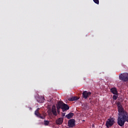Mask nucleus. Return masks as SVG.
<instances>
[{"mask_svg":"<svg viewBox=\"0 0 128 128\" xmlns=\"http://www.w3.org/2000/svg\"><path fill=\"white\" fill-rule=\"evenodd\" d=\"M115 124V119L114 118H110L106 123V126L107 128H112V126Z\"/></svg>","mask_w":128,"mask_h":128,"instance_id":"nucleus-3","label":"nucleus"},{"mask_svg":"<svg viewBox=\"0 0 128 128\" xmlns=\"http://www.w3.org/2000/svg\"><path fill=\"white\" fill-rule=\"evenodd\" d=\"M75 122H76L75 120L74 119L70 120L68 121V126L70 128H72L76 126Z\"/></svg>","mask_w":128,"mask_h":128,"instance_id":"nucleus-7","label":"nucleus"},{"mask_svg":"<svg viewBox=\"0 0 128 128\" xmlns=\"http://www.w3.org/2000/svg\"><path fill=\"white\" fill-rule=\"evenodd\" d=\"M118 96L117 95H114L113 96V100H118Z\"/></svg>","mask_w":128,"mask_h":128,"instance_id":"nucleus-16","label":"nucleus"},{"mask_svg":"<svg viewBox=\"0 0 128 128\" xmlns=\"http://www.w3.org/2000/svg\"><path fill=\"white\" fill-rule=\"evenodd\" d=\"M57 112L60 114V110L62 109V111L64 112V111L68 110L70 109V106L62 102H58L56 105Z\"/></svg>","mask_w":128,"mask_h":128,"instance_id":"nucleus-2","label":"nucleus"},{"mask_svg":"<svg viewBox=\"0 0 128 128\" xmlns=\"http://www.w3.org/2000/svg\"><path fill=\"white\" fill-rule=\"evenodd\" d=\"M66 114L65 113H62V117H64Z\"/></svg>","mask_w":128,"mask_h":128,"instance_id":"nucleus-18","label":"nucleus"},{"mask_svg":"<svg viewBox=\"0 0 128 128\" xmlns=\"http://www.w3.org/2000/svg\"><path fill=\"white\" fill-rule=\"evenodd\" d=\"M64 122V118H60L58 120H56V124L60 125Z\"/></svg>","mask_w":128,"mask_h":128,"instance_id":"nucleus-10","label":"nucleus"},{"mask_svg":"<svg viewBox=\"0 0 128 128\" xmlns=\"http://www.w3.org/2000/svg\"><path fill=\"white\" fill-rule=\"evenodd\" d=\"M35 98L36 100L38 102L42 103L44 102V96H39L38 94L36 95Z\"/></svg>","mask_w":128,"mask_h":128,"instance_id":"nucleus-6","label":"nucleus"},{"mask_svg":"<svg viewBox=\"0 0 128 128\" xmlns=\"http://www.w3.org/2000/svg\"><path fill=\"white\" fill-rule=\"evenodd\" d=\"M48 109H49V112H50V108H49Z\"/></svg>","mask_w":128,"mask_h":128,"instance_id":"nucleus-21","label":"nucleus"},{"mask_svg":"<svg viewBox=\"0 0 128 128\" xmlns=\"http://www.w3.org/2000/svg\"><path fill=\"white\" fill-rule=\"evenodd\" d=\"M47 109L48 110V104L47 105Z\"/></svg>","mask_w":128,"mask_h":128,"instance_id":"nucleus-20","label":"nucleus"},{"mask_svg":"<svg viewBox=\"0 0 128 128\" xmlns=\"http://www.w3.org/2000/svg\"><path fill=\"white\" fill-rule=\"evenodd\" d=\"M40 108H38L37 110H36V111L38 112V110H40Z\"/></svg>","mask_w":128,"mask_h":128,"instance_id":"nucleus-19","label":"nucleus"},{"mask_svg":"<svg viewBox=\"0 0 128 128\" xmlns=\"http://www.w3.org/2000/svg\"><path fill=\"white\" fill-rule=\"evenodd\" d=\"M74 116V113H70L68 114L66 116V118H67L68 119H70L71 118H72Z\"/></svg>","mask_w":128,"mask_h":128,"instance_id":"nucleus-13","label":"nucleus"},{"mask_svg":"<svg viewBox=\"0 0 128 128\" xmlns=\"http://www.w3.org/2000/svg\"><path fill=\"white\" fill-rule=\"evenodd\" d=\"M119 80H122L124 82H126L128 81V74L123 73L119 74Z\"/></svg>","mask_w":128,"mask_h":128,"instance_id":"nucleus-4","label":"nucleus"},{"mask_svg":"<svg viewBox=\"0 0 128 128\" xmlns=\"http://www.w3.org/2000/svg\"><path fill=\"white\" fill-rule=\"evenodd\" d=\"M44 124V125H45V126H48V120H45Z\"/></svg>","mask_w":128,"mask_h":128,"instance_id":"nucleus-17","label":"nucleus"},{"mask_svg":"<svg viewBox=\"0 0 128 128\" xmlns=\"http://www.w3.org/2000/svg\"><path fill=\"white\" fill-rule=\"evenodd\" d=\"M93 2H94L95 4H100V1H99V0H93Z\"/></svg>","mask_w":128,"mask_h":128,"instance_id":"nucleus-15","label":"nucleus"},{"mask_svg":"<svg viewBox=\"0 0 128 128\" xmlns=\"http://www.w3.org/2000/svg\"><path fill=\"white\" fill-rule=\"evenodd\" d=\"M49 102H50L52 104H54L55 102V100L54 99L53 96H49Z\"/></svg>","mask_w":128,"mask_h":128,"instance_id":"nucleus-14","label":"nucleus"},{"mask_svg":"<svg viewBox=\"0 0 128 128\" xmlns=\"http://www.w3.org/2000/svg\"><path fill=\"white\" fill-rule=\"evenodd\" d=\"M35 116H37L38 118H40L44 119V118H46V115L44 114H40L38 111L36 110L34 112Z\"/></svg>","mask_w":128,"mask_h":128,"instance_id":"nucleus-8","label":"nucleus"},{"mask_svg":"<svg viewBox=\"0 0 128 128\" xmlns=\"http://www.w3.org/2000/svg\"><path fill=\"white\" fill-rule=\"evenodd\" d=\"M78 100V98L76 96L70 98H68V100L70 101V102L76 101V100Z\"/></svg>","mask_w":128,"mask_h":128,"instance_id":"nucleus-12","label":"nucleus"},{"mask_svg":"<svg viewBox=\"0 0 128 128\" xmlns=\"http://www.w3.org/2000/svg\"><path fill=\"white\" fill-rule=\"evenodd\" d=\"M92 94V92L88 91H84L82 93V97L84 98V100H86L88 98H89Z\"/></svg>","mask_w":128,"mask_h":128,"instance_id":"nucleus-5","label":"nucleus"},{"mask_svg":"<svg viewBox=\"0 0 128 128\" xmlns=\"http://www.w3.org/2000/svg\"><path fill=\"white\" fill-rule=\"evenodd\" d=\"M51 112L54 116H57L56 108L54 105H52Z\"/></svg>","mask_w":128,"mask_h":128,"instance_id":"nucleus-9","label":"nucleus"},{"mask_svg":"<svg viewBox=\"0 0 128 128\" xmlns=\"http://www.w3.org/2000/svg\"><path fill=\"white\" fill-rule=\"evenodd\" d=\"M47 112H48V110H47Z\"/></svg>","mask_w":128,"mask_h":128,"instance_id":"nucleus-22","label":"nucleus"},{"mask_svg":"<svg viewBox=\"0 0 128 128\" xmlns=\"http://www.w3.org/2000/svg\"><path fill=\"white\" fill-rule=\"evenodd\" d=\"M117 106L118 112V124L119 126H123L125 122H128V113L122 108V105L121 104L120 102H118L117 103Z\"/></svg>","mask_w":128,"mask_h":128,"instance_id":"nucleus-1","label":"nucleus"},{"mask_svg":"<svg viewBox=\"0 0 128 128\" xmlns=\"http://www.w3.org/2000/svg\"><path fill=\"white\" fill-rule=\"evenodd\" d=\"M110 92L114 95H118V90L116 88H112L110 89Z\"/></svg>","mask_w":128,"mask_h":128,"instance_id":"nucleus-11","label":"nucleus"}]
</instances>
